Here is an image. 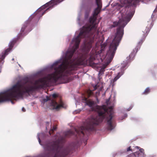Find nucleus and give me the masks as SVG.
Listing matches in <instances>:
<instances>
[{"label":"nucleus","mask_w":157,"mask_h":157,"mask_svg":"<svg viewBox=\"0 0 157 157\" xmlns=\"http://www.w3.org/2000/svg\"><path fill=\"white\" fill-rule=\"evenodd\" d=\"M82 102L84 103L85 105H88L92 110L97 111L98 113L97 116H92L88 118L83 125L79 129L75 130L78 135L81 136V134L84 135L85 133L87 134L94 129L95 126L99 124L103 120L105 119L107 121V127L108 130H111L115 127V124L112 120L113 113L112 106L107 109L105 105L99 106L97 105L94 101H88L85 97L81 98Z\"/></svg>","instance_id":"f03ea898"},{"label":"nucleus","mask_w":157,"mask_h":157,"mask_svg":"<svg viewBox=\"0 0 157 157\" xmlns=\"http://www.w3.org/2000/svg\"><path fill=\"white\" fill-rule=\"evenodd\" d=\"M61 142L58 141L56 142L53 141L51 143H49L45 147L46 149L53 152H59L61 148L60 146V143Z\"/></svg>","instance_id":"0eeeda50"},{"label":"nucleus","mask_w":157,"mask_h":157,"mask_svg":"<svg viewBox=\"0 0 157 157\" xmlns=\"http://www.w3.org/2000/svg\"><path fill=\"white\" fill-rule=\"evenodd\" d=\"M64 0H58V3L61 2H62V1H63Z\"/></svg>","instance_id":"a878e982"},{"label":"nucleus","mask_w":157,"mask_h":157,"mask_svg":"<svg viewBox=\"0 0 157 157\" xmlns=\"http://www.w3.org/2000/svg\"><path fill=\"white\" fill-rule=\"evenodd\" d=\"M50 108L52 109L58 110L60 108L63 107V104H58L54 100L50 101Z\"/></svg>","instance_id":"6e6552de"},{"label":"nucleus","mask_w":157,"mask_h":157,"mask_svg":"<svg viewBox=\"0 0 157 157\" xmlns=\"http://www.w3.org/2000/svg\"><path fill=\"white\" fill-rule=\"evenodd\" d=\"M136 148L139 149L140 152L137 151L133 153V154L136 157L137 156L138 157H145L146 155L144 153V150L143 148H140L139 147L136 146L135 147Z\"/></svg>","instance_id":"1a4fd4ad"},{"label":"nucleus","mask_w":157,"mask_h":157,"mask_svg":"<svg viewBox=\"0 0 157 157\" xmlns=\"http://www.w3.org/2000/svg\"><path fill=\"white\" fill-rule=\"evenodd\" d=\"M139 46H137L133 49V51L131 52L129 56L127 57V59L128 61H131L132 60L134 57L135 54L137 52L138 50L140 48Z\"/></svg>","instance_id":"9d476101"},{"label":"nucleus","mask_w":157,"mask_h":157,"mask_svg":"<svg viewBox=\"0 0 157 157\" xmlns=\"http://www.w3.org/2000/svg\"><path fill=\"white\" fill-rule=\"evenodd\" d=\"M75 104L76 105H77L79 104V102H78L77 101V102H76L75 103Z\"/></svg>","instance_id":"bb28decb"},{"label":"nucleus","mask_w":157,"mask_h":157,"mask_svg":"<svg viewBox=\"0 0 157 157\" xmlns=\"http://www.w3.org/2000/svg\"><path fill=\"white\" fill-rule=\"evenodd\" d=\"M134 14L133 11H127L124 12L121 11L118 13V22L114 21L113 23V27L117 25L118 26L117 29V32L115 35L114 38L111 43L109 48V50L107 52L105 56L103 55V51L101 50L100 54H95L91 55L89 60L90 65L93 67L97 68L101 67V65L100 63L98 62L95 57L96 56H98L100 57L101 61L106 63V65L109 64L113 59L115 54L117 47L120 42L124 33V28L130 20Z\"/></svg>","instance_id":"f257e3e1"},{"label":"nucleus","mask_w":157,"mask_h":157,"mask_svg":"<svg viewBox=\"0 0 157 157\" xmlns=\"http://www.w3.org/2000/svg\"><path fill=\"white\" fill-rule=\"evenodd\" d=\"M99 95V91H98V92H96V96L97 97Z\"/></svg>","instance_id":"412c9836"},{"label":"nucleus","mask_w":157,"mask_h":157,"mask_svg":"<svg viewBox=\"0 0 157 157\" xmlns=\"http://www.w3.org/2000/svg\"><path fill=\"white\" fill-rule=\"evenodd\" d=\"M68 81H65L64 82H63V83H66V82H68Z\"/></svg>","instance_id":"2f4dec72"},{"label":"nucleus","mask_w":157,"mask_h":157,"mask_svg":"<svg viewBox=\"0 0 157 157\" xmlns=\"http://www.w3.org/2000/svg\"><path fill=\"white\" fill-rule=\"evenodd\" d=\"M123 118H121H121H119V119L120 120H122Z\"/></svg>","instance_id":"473e14b6"},{"label":"nucleus","mask_w":157,"mask_h":157,"mask_svg":"<svg viewBox=\"0 0 157 157\" xmlns=\"http://www.w3.org/2000/svg\"><path fill=\"white\" fill-rule=\"evenodd\" d=\"M27 23L26 22H25L24 23V24L22 26L21 29V30L20 33L19 34H18V37H20L23 36L24 35V34L25 33V32L24 33L25 29L26 27H27Z\"/></svg>","instance_id":"f8f14e48"},{"label":"nucleus","mask_w":157,"mask_h":157,"mask_svg":"<svg viewBox=\"0 0 157 157\" xmlns=\"http://www.w3.org/2000/svg\"><path fill=\"white\" fill-rule=\"evenodd\" d=\"M127 114H124V117H127Z\"/></svg>","instance_id":"7c9ffc66"},{"label":"nucleus","mask_w":157,"mask_h":157,"mask_svg":"<svg viewBox=\"0 0 157 157\" xmlns=\"http://www.w3.org/2000/svg\"><path fill=\"white\" fill-rule=\"evenodd\" d=\"M44 134L43 133H39L37 134V138L38 140L39 143L40 145H42L41 142V141H42L44 139Z\"/></svg>","instance_id":"9b49d317"},{"label":"nucleus","mask_w":157,"mask_h":157,"mask_svg":"<svg viewBox=\"0 0 157 157\" xmlns=\"http://www.w3.org/2000/svg\"><path fill=\"white\" fill-rule=\"evenodd\" d=\"M130 150H131V149H130V147H129L128 148H127V151H130Z\"/></svg>","instance_id":"393cba45"},{"label":"nucleus","mask_w":157,"mask_h":157,"mask_svg":"<svg viewBox=\"0 0 157 157\" xmlns=\"http://www.w3.org/2000/svg\"><path fill=\"white\" fill-rule=\"evenodd\" d=\"M81 111V109H79L77 110H76L75 112L76 113H79Z\"/></svg>","instance_id":"a211bd4d"},{"label":"nucleus","mask_w":157,"mask_h":157,"mask_svg":"<svg viewBox=\"0 0 157 157\" xmlns=\"http://www.w3.org/2000/svg\"><path fill=\"white\" fill-rule=\"evenodd\" d=\"M142 42H143L142 41V40H141V42H140H140L138 43V44H142Z\"/></svg>","instance_id":"c756f323"},{"label":"nucleus","mask_w":157,"mask_h":157,"mask_svg":"<svg viewBox=\"0 0 157 157\" xmlns=\"http://www.w3.org/2000/svg\"><path fill=\"white\" fill-rule=\"evenodd\" d=\"M142 0H121L120 1L121 4L116 3L114 8L117 10H119L121 7H126L130 6L135 5Z\"/></svg>","instance_id":"39448f33"},{"label":"nucleus","mask_w":157,"mask_h":157,"mask_svg":"<svg viewBox=\"0 0 157 157\" xmlns=\"http://www.w3.org/2000/svg\"><path fill=\"white\" fill-rule=\"evenodd\" d=\"M112 40V39H111V36H109L108 37V40H107V41H110L111 40Z\"/></svg>","instance_id":"4be33fe9"},{"label":"nucleus","mask_w":157,"mask_h":157,"mask_svg":"<svg viewBox=\"0 0 157 157\" xmlns=\"http://www.w3.org/2000/svg\"><path fill=\"white\" fill-rule=\"evenodd\" d=\"M150 30L149 29L148 27H146V29H145V31L144 32V33H145V34L147 35L148 33L149 32Z\"/></svg>","instance_id":"2eb2a0df"},{"label":"nucleus","mask_w":157,"mask_h":157,"mask_svg":"<svg viewBox=\"0 0 157 157\" xmlns=\"http://www.w3.org/2000/svg\"><path fill=\"white\" fill-rule=\"evenodd\" d=\"M149 1H150V0H143L142 2H144L145 3H147V2Z\"/></svg>","instance_id":"6ab92c4d"},{"label":"nucleus","mask_w":157,"mask_h":157,"mask_svg":"<svg viewBox=\"0 0 157 157\" xmlns=\"http://www.w3.org/2000/svg\"><path fill=\"white\" fill-rule=\"evenodd\" d=\"M56 127L54 126L53 127V128H52L51 125H50V123L49 122H46V129H50V131H53L56 129Z\"/></svg>","instance_id":"ddd939ff"},{"label":"nucleus","mask_w":157,"mask_h":157,"mask_svg":"<svg viewBox=\"0 0 157 157\" xmlns=\"http://www.w3.org/2000/svg\"><path fill=\"white\" fill-rule=\"evenodd\" d=\"M58 0H51L42 6L38 8L29 18V20L31 19L33 16L35 15V17L38 20L40 17L43 16L45 11L50 8H52L55 5L58 4L60 2L58 3Z\"/></svg>","instance_id":"20e7f679"},{"label":"nucleus","mask_w":157,"mask_h":157,"mask_svg":"<svg viewBox=\"0 0 157 157\" xmlns=\"http://www.w3.org/2000/svg\"><path fill=\"white\" fill-rule=\"evenodd\" d=\"M52 96L53 98H55L57 96V94H53L52 95Z\"/></svg>","instance_id":"aec40b11"},{"label":"nucleus","mask_w":157,"mask_h":157,"mask_svg":"<svg viewBox=\"0 0 157 157\" xmlns=\"http://www.w3.org/2000/svg\"><path fill=\"white\" fill-rule=\"evenodd\" d=\"M49 100V98L48 96H47L45 98H44L43 99V100L44 102H46L47 101H48Z\"/></svg>","instance_id":"dca6fc26"},{"label":"nucleus","mask_w":157,"mask_h":157,"mask_svg":"<svg viewBox=\"0 0 157 157\" xmlns=\"http://www.w3.org/2000/svg\"><path fill=\"white\" fill-rule=\"evenodd\" d=\"M14 60V58H13V59H12V60Z\"/></svg>","instance_id":"f704fd0d"},{"label":"nucleus","mask_w":157,"mask_h":157,"mask_svg":"<svg viewBox=\"0 0 157 157\" xmlns=\"http://www.w3.org/2000/svg\"><path fill=\"white\" fill-rule=\"evenodd\" d=\"M68 132L69 133L71 134L72 132L70 130L69 131H68Z\"/></svg>","instance_id":"c85d7f7f"},{"label":"nucleus","mask_w":157,"mask_h":157,"mask_svg":"<svg viewBox=\"0 0 157 157\" xmlns=\"http://www.w3.org/2000/svg\"><path fill=\"white\" fill-rule=\"evenodd\" d=\"M77 32H76L75 33V35H76V34H77Z\"/></svg>","instance_id":"72a5a7b5"},{"label":"nucleus","mask_w":157,"mask_h":157,"mask_svg":"<svg viewBox=\"0 0 157 157\" xmlns=\"http://www.w3.org/2000/svg\"><path fill=\"white\" fill-rule=\"evenodd\" d=\"M121 71L119 72L114 78L111 80L110 85L113 87L115 84V82L118 80L124 73V68L128 67V63L127 61H124L120 66Z\"/></svg>","instance_id":"423d86ee"},{"label":"nucleus","mask_w":157,"mask_h":157,"mask_svg":"<svg viewBox=\"0 0 157 157\" xmlns=\"http://www.w3.org/2000/svg\"><path fill=\"white\" fill-rule=\"evenodd\" d=\"M58 136V134H57V136Z\"/></svg>","instance_id":"e433bc0d"},{"label":"nucleus","mask_w":157,"mask_h":157,"mask_svg":"<svg viewBox=\"0 0 157 157\" xmlns=\"http://www.w3.org/2000/svg\"><path fill=\"white\" fill-rule=\"evenodd\" d=\"M22 111L24 112L25 111V109L24 107H22Z\"/></svg>","instance_id":"5701e85b"},{"label":"nucleus","mask_w":157,"mask_h":157,"mask_svg":"<svg viewBox=\"0 0 157 157\" xmlns=\"http://www.w3.org/2000/svg\"><path fill=\"white\" fill-rule=\"evenodd\" d=\"M24 95V82H18L16 84L0 93V103L6 101H10L12 104V99L16 100L22 98Z\"/></svg>","instance_id":"7ed1b4c3"},{"label":"nucleus","mask_w":157,"mask_h":157,"mask_svg":"<svg viewBox=\"0 0 157 157\" xmlns=\"http://www.w3.org/2000/svg\"><path fill=\"white\" fill-rule=\"evenodd\" d=\"M55 139H56L57 140V137H56Z\"/></svg>","instance_id":"c9c22d12"},{"label":"nucleus","mask_w":157,"mask_h":157,"mask_svg":"<svg viewBox=\"0 0 157 157\" xmlns=\"http://www.w3.org/2000/svg\"><path fill=\"white\" fill-rule=\"evenodd\" d=\"M132 109V108H129L128 109H127V110L128 111H129L131 109Z\"/></svg>","instance_id":"cd10ccee"},{"label":"nucleus","mask_w":157,"mask_h":157,"mask_svg":"<svg viewBox=\"0 0 157 157\" xmlns=\"http://www.w3.org/2000/svg\"><path fill=\"white\" fill-rule=\"evenodd\" d=\"M19 66L20 67H21V66H20V65H19Z\"/></svg>","instance_id":"58836bf2"},{"label":"nucleus","mask_w":157,"mask_h":157,"mask_svg":"<svg viewBox=\"0 0 157 157\" xmlns=\"http://www.w3.org/2000/svg\"><path fill=\"white\" fill-rule=\"evenodd\" d=\"M150 92V88L147 87L143 92V94H147Z\"/></svg>","instance_id":"4468645a"},{"label":"nucleus","mask_w":157,"mask_h":157,"mask_svg":"<svg viewBox=\"0 0 157 157\" xmlns=\"http://www.w3.org/2000/svg\"><path fill=\"white\" fill-rule=\"evenodd\" d=\"M49 133H50V134H51L50 133V132H49Z\"/></svg>","instance_id":"4c0bfd02"},{"label":"nucleus","mask_w":157,"mask_h":157,"mask_svg":"<svg viewBox=\"0 0 157 157\" xmlns=\"http://www.w3.org/2000/svg\"><path fill=\"white\" fill-rule=\"evenodd\" d=\"M105 67H104V68H101V70H100V72H99V74H100V73H101L100 71H102V72H103V71H104V69H105Z\"/></svg>","instance_id":"f3484780"},{"label":"nucleus","mask_w":157,"mask_h":157,"mask_svg":"<svg viewBox=\"0 0 157 157\" xmlns=\"http://www.w3.org/2000/svg\"><path fill=\"white\" fill-rule=\"evenodd\" d=\"M92 91L91 90H90V92H89V95H91L92 94Z\"/></svg>","instance_id":"b1692460"}]
</instances>
